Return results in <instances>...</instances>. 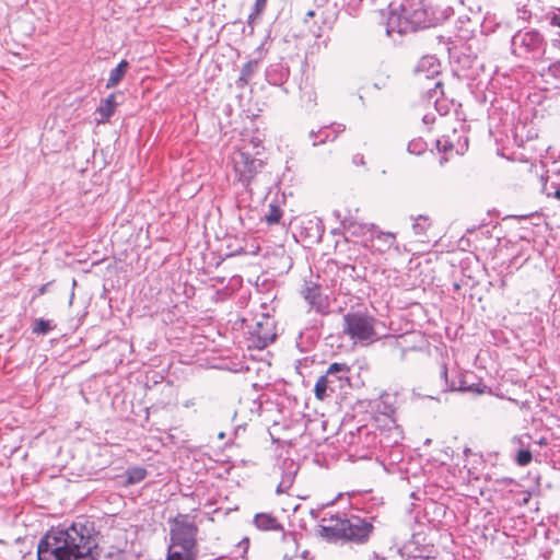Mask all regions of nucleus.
<instances>
[{
    "label": "nucleus",
    "instance_id": "obj_13",
    "mask_svg": "<svg viewBox=\"0 0 560 560\" xmlns=\"http://www.w3.org/2000/svg\"><path fill=\"white\" fill-rule=\"evenodd\" d=\"M336 215L340 219L342 228L352 235L364 234L375 228L374 224L358 223L352 217L340 218L339 212H336Z\"/></svg>",
    "mask_w": 560,
    "mask_h": 560
},
{
    "label": "nucleus",
    "instance_id": "obj_42",
    "mask_svg": "<svg viewBox=\"0 0 560 560\" xmlns=\"http://www.w3.org/2000/svg\"><path fill=\"white\" fill-rule=\"evenodd\" d=\"M459 386H469V384L467 383L466 378L460 381V385Z\"/></svg>",
    "mask_w": 560,
    "mask_h": 560
},
{
    "label": "nucleus",
    "instance_id": "obj_24",
    "mask_svg": "<svg viewBox=\"0 0 560 560\" xmlns=\"http://www.w3.org/2000/svg\"><path fill=\"white\" fill-rule=\"evenodd\" d=\"M542 192L547 197H553L560 200V184L553 182L548 183V180H546L542 185Z\"/></svg>",
    "mask_w": 560,
    "mask_h": 560
},
{
    "label": "nucleus",
    "instance_id": "obj_1",
    "mask_svg": "<svg viewBox=\"0 0 560 560\" xmlns=\"http://www.w3.org/2000/svg\"><path fill=\"white\" fill-rule=\"evenodd\" d=\"M98 556V533L91 522L52 528L37 547L38 560H96Z\"/></svg>",
    "mask_w": 560,
    "mask_h": 560
},
{
    "label": "nucleus",
    "instance_id": "obj_8",
    "mask_svg": "<svg viewBox=\"0 0 560 560\" xmlns=\"http://www.w3.org/2000/svg\"><path fill=\"white\" fill-rule=\"evenodd\" d=\"M373 530L372 523L359 516H350L347 524V540L365 542Z\"/></svg>",
    "mask_w": 560,
    "mask_h": 560
},
{
    "label": "nucleus",
    "instance_id": "obj_3",
    "mask_svg": "<svg viewBox=\"0 0 560 560\" xmlns=\"http://www.w3.org/2000/svg\"><path fill=\"white\" fill-rule=\"evenodd\" d=\"M512 54L527 61L541 60L547 43L537 30L526 28L517 31L511 40Z\"/></svg>",
    "mask_w": 560,
    "mask_h": 560
},
{
    "label": "nucleus",
    "instance_id": "obj_22",
    "mask_svg": "<svg viewBox=\"0 0 560 560\" xmlns=\"http://www.w3.org/2000/svg\"><path fill=\"white\" fill-rule=\"evenodd\" d=\"M431 222L430 219L425 215H419L416 219V222L412 225L413 232L416 235L422 236L425 234L427 230L430 228Z\"/></svg>",
    "mask_w": 560,
    "mask_h": 560
},
{
    "label": "nucleus",
    "instance_id": "obj_5",
    "mask_svg": "<svg viewBox=\"0 0 560 560\" xmlns=\"http://www.w3.org/2000/svg\"><path fill=\"white\" fill-rule=\"evenodd\" d=\"M350 366L346 363H331L326 373L318 377L314 394L319 400H324L331 394L341 389L349 381Z\"/></svg>",
    "mask_w": 560,
    "mask_h": 560
},
{
    "label": "nucleus",
    "instance_id": "obj_47",
    "mask_svg": "<svg viewBox=\"0 0 560 560\" xmlns=\"http://www.w3.org/2000/svg\"><path fill=\"white\" fill-rule=\"evenodd\" d=\"M505 285H506V282L504 280H502L500 287L504 288Z\"/></svg>",
    "mask_w": 560,
    "mask_h": 560
},
{
    "label": "nucleus",
    "instance_id": "obj_16",
    "mask_svg": "<svg viewBox=\"0 0 560 560\" xmlns=\"http://www.w3.org/2000/svg\"><path fill=\"white\" fill-rule=\"evenodd\" d=\"M258 67L257 60H249L246 62L242 69L238 79L236 80V86L238 89H244L253 79Z\"/></svg>",
    "mask_w": 560,
    "mask_h": 560
},
{
    "label": "nucleus",
    "instance_id": "obj_39",
    "mask_svg": "<svg viewBox=\"0 0 560 560\" xmlns=\"http://www.w3.org/2000/svg\"><path fill=\"white\" fill-rule=\"evenodd\" d=\"M368 560H385L384 558L380 557L376 553H371L369 555V558Z\"/></svg>",
    "mask_w": 560,
    "mask_h": 560
},
{
    "label": "nucleus",
    "instance_id": "obj_2",
    "mask_svg": "<svg viewBox=\"0 0 560 560\" xmlns=\"http://www.w3.org/2000/svg\"><path fill=\"white\" fill-rule=\"evenodd\" d=\"M170 525V545L167 551H177L191 556L198 555V526L195 516L178 513L167 521Z\"/></svg>",
    "mask_w": 560,
    "mask_h": 560
},
{
    "label": "nucleus",
    "instance_id": "obj_46",
    "mask_svg": "<svg viewBox=\"0 0 560 560\" xmlns=\"http://www.w3.org/2000/svg\"><path fill=\"white\" fill-rule=\"evenodd\" d=\"M310 137H311V138H315V137H316V133H315L314 131H311V132H310Z\"/></svg>",
    "mask_w": 560,
    "mask_h": 560
},
{
    "label": "nucleus",
    "instance_id": "obj_20",
    "mask_svg": "<svg viewBox=\"0 0 560 560\" xmlns=\"http://www.w3.org/2000/svg\"><path fill=\"white\" fill-rule=\"evenodd\" d=\"M282 217V210L279 206L271 203L269 205L268 213L265 215V220L269 225L278 224Z\"/></svg>",
    "mask_w": 560,
    "mask_h": 560
},
{
    "label": "nucleus",
    "instance_id": "obj_28",
    "mask_svg": "<svg viewBox=\"0 0 560 560\" xmlns=\"http://www.w3.org/2000/svg\"><path fill=\"white\" fill-rule=\"evenodd\" d=\"M440 95H443V83L439 80L434 82V88L428 90V97L436 103Z\"/></svg>",
    "mask_w": 560,
    "mask_h": 560
},
{
    "label": "nucleus",
    "instance_id": "obj_32",
    "mask_svg": "<svg viewBox=\"0 0 560 560\" xmlns=\"http://www.w3.org/2000/svg\"><path fill=\"white\" fill-rule=\"evenodd\" d=\"M318 136H319V139L318 140L315 139L314 142H313L314 147L319 145L322 143H325L329 139V135H328L327 128L320 129L318 131Z\"/></svg>",
    "mask_w": 560,
    "mask_h": 560
},
{
    "label": "nucleus",
    "instance_id": "obj_14",
    "mask_svg": "<svg viewBox=\"0 0 560 560\" xmlns=\"http://www.w3.org/2000/svg\"><path fill=\"white\" fill-rule=\"evenodd\" d=\"M254 524L261 530H283V526L277 517L268 513H258L254 517Z\"/></svg>",
    "mask_w": 560,
    "mask_h": 560
},
{
    "label": "nucleus",
    "instance_id": "obj_33",
    "mask_svg": "<svg viewBox=\"0 0 560 560\" xmlns=\"http://www.w3.org/2000/svg\"><path fill=\"white\" fill-rule=\"evenodd\" d=\"M548 72L553 78L560 80V61L550 65L548 68Z\"/></svg>",
    "mask_w": 560,
    "mask_h": 560
},
{
    "label": "nucleus",
    "instance_id": "obj_15",
    "mask_svg": "<svg viewBox=\"0 0 560 560\" xmlns=\"http://www.w3.org/2000/svg\"><path fill=\"white\" fill-rule=\"evenodd\" d=\"M116 94L112 93L106 98H103L96 112L101 116L100 121H107L115 113L117 107Z\"/></svg>",
    "mask_w": 560,
    "mask_h": 560
},
{
    "label": "nucleus",
    "instance_id": "obj_27",
    "mask_svg": "<svg viewBox=\"0 0 560 560\" xmlns=\"http://www.w3.org/2000/svg\"><path fill=\"white\" fill-rule=\"evenodd\" d=\"M294 475L292 472L284 474L282 476L281 481L279 482L277 487V493H284L287 492L291 486L293 485Z\"/></svg>",
    "mask_w": 560,
    "mask_h": 560
},
{
    "label": "nucleus",
    "instance_id": "obj_21",
    "mask_svg": "<svg viewBox=\"0 0 560 560\" xmlns=\"http://www.w3.org/2000/svg\"><path fill=\"white\" fill-rule=\"evenodd\" d=\"M54 328L50 320L38 318L34 320L32 331L36 335H46Z\"/></svg>",
    "mask_w": 560,
    "mask_h": 560
},
{
    "label": "nucleus",
    "instance_id": "obj_18",
    "mask_svg": "<svg viewBox=\"0 0 560 560\" xmlns=\"http://www.w3.org/2000/svg\"><path fill=\"white\" fill-rule=\"evenodd\" d=\"M401 21V13L398 12L397 8L389 7V13L386 21V33L387 35H392L393 33H397L399 23Z\"/></svg>",
    "mask_w": 560,
    "mask_h": 560
},
{
    "label": "nucleus",
    "instance_id": "obj_31",
    "mask_svg": "<svg viewBox=\"0 0 560 560\" xmlns=\"http://www.w3.org/2000/svg\"><path fill=\"white\" fill-rule=\"evenodd\" d=\"M486 386H481L479 384H469V386H459L458 389L463 392H471L476 394H482L485 392Z\"/></svg>",
    "mask_w": 560,
    "mask_h": 560
},
{
    "label": "nucleus",
    "instance_id": "obj_49",
    "mask_svg": "<svg viewBox=\"0 0 560 560\" xmlns=\"http://www.w3.org/2000/svg\"><path fill=\"white\" fill-rule=\"evenodd\" d=\"M448 149L447 144L443 145V150L446 151Z\"/></svg>",
    "mask_w": 560,
    "mask_h": 560
},
{
    "label": "nucleus",
    "instance_id": "obj_12",
    "mask_svg": "<svg viewBox=\"0 0 560 560\" xmlns=\"http://www.w3.org/2000/svg\"><path fill=\"white\" fill-rule=\"evenodd\" d=\"M302 294L312 307L317 312H324L327 306L326 298L322 294L320 287L318 284L305 282Z\"/></svg>",
    "mask_w": 560,
    "mask_h": 560
},
{
    "label": "nucleus",
    "instance_id": "obj_11",
    "mask_svg": "<svg viewBox=\"0 0 560 560\" xmlns=\"http://www.w3.org/2000/svg\"><path fill=\"white\" fill-rule=\"evenodd\" d=\"M415 71L419 80L433 79L440 74L441 63L434 56H424L419 60Z\"/></svg>",
    "mask_w": 560,
    "mask_h": 560
},
{
    "label": "nucleus",
    "instance_id": "obj_43",
    "mask_svg": "<svg viewBox=\"0 0 560 560\" xmlns=\"http://www.w3.org/2000/svg\"><path fill=\"white\" fill-rule=\"evenodd\" d=\"M540 445H546L547 444V441L546 439H540L539 442H538Z\"/></svg>",
    "mask_w": 560,
    "mask_h": 560
},
{
    "label": "nucleus",
    "instance_id": "obj_37",
    "mask_svg": "<svg viewBox=\"0 0 560 560\" xmlns=\"http://www.w3.org/2000/svg\"><path fill=\"white\" fill-rule=\"evenodd\" d=\"M512 442H513L514 444H518V445H521V446H524L523 436H515V438H513Z\"/></svg>",
    "mask_w": 560,
    "mask_h": 560
},
{
    "label": "nucleus",
    "instance_id": "obj_34",
    "mask_svg": "<svg viewBox=\"0 0 560 560\" xmlns=\"http://www.w3.org/2000/svg\"><path fill=\"white\" fill-rule=\"evenodd\" d=\"M352 162H353V164H355V165H364V164H365V162H364V156H363V154H360V153L355 154V155L353 156V159H352Z\"/></svg>",
    "mask_w": 560,
    "mask_h": 560
},
{
    "label": "nucleus",
    "instance_id": "obj_35",
    "mask_svg": "<svg viewBox=\"0 0 560 560\" xmlns=\"http://www.w3.org/2000/svg\"><path fill=\"white\" fill-rule=\"evenodd\" d=\"M440 375L445 380V382H447V368L445 363H442L440 366Z\"/></svg>",
    "mask_w": 560,
    "mask_h": 560
},
{
    "label": "nucleus",
    "instance_id": "obj_7",
    "mask_svg": "<svg viewBox=\"0 0 560 560\" xmlns=\"http://www.w3.org/2000/svg\"><path fill=\"white\" fill-rule=\"evenodd\" d=\"M275 322L269 316H262L252 330L253 343L258 349H264L276 339Z\"/></svg>",
    "mask_w": 560,
    "mask_h": 560
},
{
    "label": "nucleus",
    "instance_id": "obj_45",
    "mask_svg": "<svg viewBox=\"0 0 560 560\" xmlns=\"http://www.w3.org/2000/svg\"><path fill=\"white\" fill-rule=\"evenodd\" d=\"M306 15L310 18L314 16V11H308Z\"/></svg>",
    "mask_w": 560,
    "mask_h": 560
},
{
    "label": "nucleus",
    "instance_id": "obj_26",
    "mask_svg": "<svg viewBox=\"0 0 560 560\" xmlns=\"http://www.w3.org/2000/svg\"><path fill=\"white\" fill-rule=\"evenodd\" d=\"M532 462V452L529 448H521L517 451L515 456V463L518 466H527Z\"/></svg>",
    "mask_w": 560,
    "mask_h": 560
},
{
    "label": "nucleus",
    "instance_id": "obj_29",
    "mask_svg": "<svg viewBox=\"0 0 560 560\" xmlns=\"http://www.w3.org/2000/svg\"><path fill=\"white\" fill-rule=\"evenodd\" d=\"M197 556L179 553L177 551H167L166 560H196Z\"/></svg>",
    "mask_w": 560,
    "mask_h": 560
},
{
    "label": "nucleus",
    "instance_id": "obj_48",
    "mask_svg": "<svg viewBox=\"0 0 560 560\" xmlns=\"http://www.w3.org/2000/svg\"><path fill=\"white\" fill-rule=\"evenodd\" d=\"M553 45H558L560 47V39L557 42V40H553Z\"/></svg>",
    "mask_w": 560,
    "mask_h": 560
},
{
    "label": "nucleus",
    "instance_id": "obj_4",
    "mask_svg": "<svg viewBox=\"0 0 560 560\" xmlns=\"http://www.w3.org/2000/svg\"><path fill=\"white\" fill-rule=\"evenodd\" d=\"M376 319L365 312H350L343 316V334L354 341H372L376 338Z\"/></svg>",
    "mask_w": 560,
    "mask_h": 560
},
{
    "label": "nucleus",
    "instance_id": "obj_19",
    "mask_svg": "<svg viewBox=\"0 0 560 560\" xmlns=\"http://www.w3.org/2000/svg\"><path fill=\"white\" fill-rule=\"evenodd\" d=\"M148 472L142 467H130L126 471V482L128 485H136L147 477Z\"/></svg>",
    "mask_w": 560,
    "mask_h": 560
},
{
    "label": "nucleus",
    "instance_id": "obj_44",
    "mask_svg": "<svg viewBox=\"0 0 560 560\" xmlns=\"http://www.w3.org/2000/svg\"><path fill=\"white\" fill-rule=\"evenodd\" d=\"M412 145H415V144H413V143H410V144L408 145V149H409V151H410V152H415V150L412 149Z\"/></svg>",
    "mask_w": 560,
    "mask_h": 560
},
{
    "label": "nucleus",
    "instance_id": "obj_6",
    "mask_svg": "<svg viewBox=\"0 0 560 560\" xmlns=\"http://www.w3.org/2000/svg\"><path fill=\"white\" fill-rule=\"evenodd\" d=\"M234 171L244 186H249L255 175L262 168L264 162L240 150L233 154Z\"/></svg>",
    "mask_w": 560,
    "mask_h": 560
},
{
    "label": "nucleus",
    "instance_id": "obj_17",
    "mask_svg": "<svg viewBox=\"0 0 560 560\" xmlns=\"http://www.w3.org/2000/svg\"><path fill=\"white\" fill-rule=\"evenodd\" d=\"M129 69V62L127 60H121L116 68H114L109 72V78L106 82V89H113L117 86L126 75Z\"/></svg>",
    "mask_w": 560,
    "mask_h": 560
},
{
    "label": "nucleus",
    "instance_id": "obj_9",
    "mask_svg": "<svg viewBox=\"0 0 560 560\" xmlns=\"http://www.w3.org/2000/svg\"><path fill=\"white\" fill-rule=\"evenodd\" d=\"M325 525L320 526V535L328 540H347V524L348 518H342L339 515L323 518Z\"/></svg>",
    "mask_w": 560,
    "mask_h": 560
},
{
    "label": "nucleus",
    "instance_id": "obj_23",
    "mask_svg": "<svg viewBox=\"0 0 560 560\" xmlns=\"http://www.w3.org/2000/svg\"><path fill=\"white\" fill-rule=\"evenodd\" d=\"M415 31H417V30L415 28L413 24L411 23V20L408 16V13L401 11V21L399 23L397 33L399 35H402V34H407L410 32H415Z\"/></svg>",
    "mask_w": 560,
    "mask_h": 560
},
{
    "label": "nucleus",
    "instance_id": "obj_25",
    "mask_svg": "<svg viewBox=\"0 0 560 560\" xmlns=\"http://www.w3.org/2000/svg\"><path fill=\"white\" fill-rule=\"evenodd\" d=\"M267 0H256L253 11L248 16V24L252 25L254 21L265 11Z\"/></svg>",
    "mask_w": 560,
    "mask_h": 560
},
{
    "label": "nucleus",
    "instance_id": "obj_41",
    "mask_svg": "<svg viewBox=\"0 0 560 560\" xmlns=\"http://www.w3.org/2000/svg\"><path fill=\"white\" fill-rule=\"evenodd\" d=\"M194 405H195V402L192 400H187L184 402V407H186V408L194 406Z\"/></svg>",
    "mask_w": 560,
    "mask_h": 560
},
{
    "label": "nucleus",
    "instance_id": "obj_36",
    "mask_svg": "<svg viewBox=\"0 0 560 560\" xmlns=\"http://www.w3.org/2000/svg\"><path fill=\"white\" fill-rule=\"evenodd\" d=\"M550 24H551L552 26L560 27V14H555V15L550 19Z\"/></svg>",
    "mask_w": 560,
    "mask_h": 560
},
{
    "label": "nucleus",
    "instance_id": "obj_30",
    "mask_svg": "<svg viewBox=\"0 0 560 560\" xmlns=\"http://www.w3.org/2000/svg\"><path fill=\"white\" fill-rule=\"evenodd\" d=\"M376 238H377V240H382V241H384V243H385L388 247H390V246L395 243V238H396V237H395V234H393V233H390V232H387V233H385V232H378V233L376 234Z\"/></svg>",
    "mask_w": 560,
    "mask_h": 560
},
{
    "label": "nucleus",
    "instance_id": "obj_38",
    "mask_svg": "<svg viewBox=\"0 0 560 560\" xmlns=\"http://www.w3.org/2000/svg\"><path fill=\"white\" fill-rule=\"evenodd\" d=\"M48 285H49V283H45V284H43V285L38 289V294H39V295L45 294V293L47 292Z\"/></svg>",
    "mask_w": 560,
    "mask_h": 560
},
{
    "label": "nucleus",
    "instance_id": "obj_40",
    "mask_svg": "<svg viewBox=\"0 0 560 560\" xmlns=\"http://www.w3.org/2000/svg\"><path fill=\"white\" fill-rule=\"evenodd\" d=\"M340 127H341V126H340V125H338V126H337V129H334L335 133H337V132H339V131H342V130L345 129V128H342V129H341ZM336 137H337V135H335V136L331 138V140H336Z\"/></svg>",
    "mask_w": 560,
    "mask_h": 560
},
{
    "label": "nucleus",
    "instance_id": "obj_10",
    "mask_svg": "<svg viewBox=\"0 0 560 560\" xmlns=\"http://www.w3.org/2000/svg\"><path fill=\"white\" fill-rule=\"evenodd\" d=\"M399 9L408 13L416 30L428 26V12L420 3L416 4L412 0H407L400 4Z\"/></svg>",
    "mask_w": 560,
    "mask_h": 560
}]
</instances>
